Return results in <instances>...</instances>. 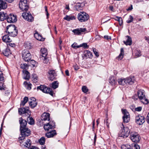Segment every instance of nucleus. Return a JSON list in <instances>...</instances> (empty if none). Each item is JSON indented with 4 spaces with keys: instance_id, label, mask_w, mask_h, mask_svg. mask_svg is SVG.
<instances>
[{
    "instance_id": "obj_1",
    "label": "nucleus",
    "mask_w": 149,
    "mask_h": 149,
    "mask_svg": "<svg viewBox=\"0 0 149 149\" xmlns=\"http://www.w3.org/2000/svg\"><path fill=\"white\" fill-rule=\"evenodd\" d=\"M6 32L10 36L15 37L17 34V31L16 29V27L13 25H9L6 27Z\"/></svg>"
},
{
    "instance_id": "obj_2",
    "label": "nucleus",
    "mask_w": 149,
    "mask_h": 149,
    "mask_svg": "<svg viewBox=\"0 0 149 149\" xmlns=\"http://www.w3.org/2000/svg\"><path fill=\"white\" fill-rule=\"evenodd\" d=\"M122 126L123 127L122 130L120 131L118 134V136L123 137V138L127 137L129 135L130 131L127 127H124L123 124H122Z\"/></svg>"
},
{
    "instance_id": "obj_3",
    "label": "nucleus",
    "mask_w": 149,
    "mask_h": 149,
    "mask_svg": "<svg viewBox=\"0 0 149 149\" xmlns=\"http://www.w3.org/2000/svg\"><path fill=\"white\" fill-rule=\"evenodd\" d=\"M77 18L81 22H84L87 21L89 18L88 14L84 12H81L78 13Z\"/></svg>"
},
{
    "instance_id": "obj_4",
    "label": "nucleus",
    "mask_w": 149,
    "mask_h": 149,
    "mask_svg": "<svg viewBox=\"0 0 149 149\" xmlns=\"http://www.w3.org/2000/svg\"><path fill=\"white\" fill-rule=\"evenodd\" d=\"M41 54L40 56V58L42 60L43 62L45 63H47L49 61L47 56V49L45 48H42L41 50Z\"/></svg>"
},
{
    "instance_id": "obj_5",
    "label": "nucleus",
    "mask_w": 149,
    "mask_h": 149,
    "mask_svg": "<svg viewBox=\"0 0 149 149\" xmlns=\"http://www.w3.org/2000/svg\"><path fill=\"white\" fill-rule=\"evenodd\" d=\"M37 89L40 90L44 93L49 94L52 96H53L54 93L52 90L49 88H48L43 85H40L37 87Z\"/></svg>"
},
{
    "instance_id": "obj_6",
    "label": "nucleus",
    "mask_w": 149,
    "mask_h": 149,
    "mask_svg": "<svg viewBox=\"0 0 149 149\" xmlns=\"http://www.w3.org/2000/svg\"><path fill=\"white\" fill-rule=\"evenodd\" d=\"M20 130L22 137L19 138V140H24L25 137L28 136L31 134L30 130L27 127L21 129Z\"/></svg>"
},
{
    "instance_id": "obj_7",
    "label": "nucleus",
    "mask_w": 149,
    "mask_h": 149,
    "mask_svg": "<svg viewBox=\"0 0 149 149\" xmlns=\"http://www.w3.org/2000/svg\"><path fill=\"white\" fill-rule=\"evenodd\" d=\"M138 95L139 99L144 104H147L149 102L148 99L146 98L144 92L141 90H139L138 91Z\"/></svg>"
},
{
    "instance_id": "obj_8",
    "label": "nucleus",
    "mask_w": 149,
    "mask_h": 149,
    "mask_svg": "<svg viewBox=\"0 0 149 149\" xmlns=\"http://www.w3.org/2000/svg\"><path fill=\"white\" fill-rule=\"evenodd\" d=\"M22 57L25 61H29L31 58V55L27 49H24L22 52Z\"/></svg>"
},
{
    "instance_id": "obj_9",
    "label": "nucleus",
    "mask_w": 149,
    "mask_h": 149,
    "mask_svg": "<svg viewBox=\"0 0 149 149\" xmlns=\"http://www.w3.org/2000/svg\"><path fill=\"white\" fill-rule=\"evenodd\" d=\"M27 0H20L19 5V8L22 11H26L29 8Z\"/></svg>"
},
{
    "instance_id": "obj_10",
    "label": "nucleus",
    "mask_w": 149,
    "mask_h": 149,
    "mask_svg": "<svg viewBox=\"0 0 149 149\" xmlns=\"http://www.w3.org/2000/svg\"><path fill=\"white\" fill-rule=\"evenodd\" d=\"M122 111L124 115L123 118L125 123H127L130 120V115L129 113L126 109H122Z\"/></svg>"
},
{
    "instance_id": "obj_11",
    "label": "nucleus",
    "mask_w": 149,
    "mask_h": 149,
    "mask_svg": "<svg viewBox=\"0 0 149 149\" xmlns=\"http://www.w3.org/2000/svg\"><path fill=\"white\" fill-rule=\"evenodd\" d=\"M55 123L53 121H51L46 124L44 125V128L46 131H48L50 129H53L55 128Z\"/></svg>"
},
{
    "instance_id": "obj_12",
    "label": "nucleus",
    "mask_w": 149,
    "mask_h": 149,
    "mask_svg": "<svg viewBox=\"0 0 149 149\" xmlns=\"http://www.w3.org/2000/svg\"><path fill=\"white\" fill-rule=\"evenodd\" d=\"M23 17L29 22H32L33 20V17L30 13H24L22 14Z\"/></svg>"
},
{
    "instance_id": "obj_13",
    "label": "nucleus",
    "mask_w": 149,
    "mask_h": 149,
    "mask_svg": "<svg viewBox=\"0 0 149 149\" xmlns=\"http://www.w3.org/2000/svg\"><path fill=\"white\" fill-rule=\"evenodd\" d=\"M72 32L75 34L79 35L83 34V33L87 32V30L85 28H81L74 29Z\"/></svg>"
},
{
    "instance_id": "obj_14",
    "label": "nucleus",
    "mask_w": 149,
    "mask_h": 149,
    "mask_svg": "<svg viewBox=\"0 0 149 149\" xmlns=\"http://www.w3.org/2000/svg\"><path fill=\"white\" fill-rule=\"evenodd\" d=\"M23 141V144L24 146L28 148V149H39L37 147L34 146H32L30 147L31 145V140H29L28 141L26 140H24Z\"/></svg>"
},
{
    "instance_id": "obj_15",
    "label": "nucleus",
    "mask_w": 149,
    "mask_h": 149,
    "mask_svg": "<svg viewBox=\"0 0 149 149\" xmlns=\"http://www.w3.org/2000/svg\"><path fill=\"white\" fill-rule=\"evenodd\" d=\"M136 121L139 125H142L145 121V118L143 116L138 115L136 117Z\"/></svg>"
},
{
    "instance_id": "obj_16",
    "label": "nucleus",
    "mask_w": 149,
    "mask_h": 149,
    "mask_svg": "<svg viewBox=\"0 0 149 149\" xmlns=\"http://www.w3.org/2000/svg\"><path fill=\"white\" fill-rule=\"evenodd\" d=\"M48 77L49 80L52 81L55 78L56 76V74L54 70H49L48 72Z\"/></svg>"
},
{
    "instance_id": "obj_17",
    "label": "nucleus",
    "mask_w": 149,
    "mask_h": 149,
    "mask_svg": "<svg viewBox=\"0 0 149 149\" xmlns=\"http://www.w3.org/2000/svg\"><path fill=\"white\" fill-rule=\"evenodd\" d=\"M18 112L19 114L20 115L25 114L26 116H27L28 115L29 116H30V114L29 113H30V112L28 108L27 109H26L25 108L19 109L18 110Z\"/></svg>"
},
{
    "instance_id": "obj_18",
    "label": "nucleus",
    "mask_w": 149,
    "mask_h": 149,
    "mask_svg": "<svg viewBox=\"0 0 149 149\" xmlns=\"http://www.w3.org/2000/svg\"><path fill=\"white\" fill-rule=\"evenodd\" d=\"M6 19L7 21L9 23H14L17 21L16 16L11 14L7 16Z\"/></svg>"
},
{
    "instance_id": "obj_19",
    "label": "nucleus",
    "mask_w": 149,
    "mask_h": 149,
    "mask_svg": "<svg viewBox=\"0 0 149 149\" xmlns=\"http://www.w3.org/2000/svg\"><path fill=\"white\" fill-rule=\"evenodd\" d=\"M19 121L20 124V130L26 128L27 122L25 120L23 119L22 118H20Z\"/></svg>"
},
{
    "instance_id": "obj_20",
    "label": "nucleus",
    "mask_w": 149,
    "mask_h": 149,
    "mask_svg": "<svg viewBox=\"0 0 149 149\" xmlns=\"http://www.w3.org/2000/svg\"><path fill=\"white\" fill-rule=\"evenodd\" d=\"M131 140H139L141 138L138 134L135 132H132L130 135Z\"/></svg>"
},
{
    "instance_id": "obj_21",
    "label": "nucleus",
    "mask_w": 149,
    "mask_h": 149,
    "mask_svg": "<svg viewBox=\"0 0 149 149\" xmlns=\"http://www.w3.org/2000/svg\"><path fill=\"white\" fill-rule=\"evenodd\" d=\"M84 6L85 3H77L75 6V8L76 10L80 11L83 10Z\"/></svg>"
},
{
    "instance_id": "obj_22",
    "label": "nucleus",
    "mask_w": 149,
    "mask_h": 149,
    "mask_svg": "<svg viewBox=\"0 0 149 149\" xmlns=\"http://www.w3.org/2000/svg\"><path fill=\"white\" fill-rule=\"evenodd\" d=\"M41 119L42 120H50V118L49 114L46 113H43L41 116Z\"/></svg>"
},
{
    "instance_id": "obj_23",
    "label": "nucleus",
    "mask_w": 149,
    "mask_h": 149,
    "mask_svg": "<svg viewBox=\"0 0 149 149\" xmlns=\"http://www.w3.org/2000/svg\"><path fill=\"white\" fill-rule=\"evenodd\" d=\"M29 103L30 105L32 108H33L36 107L37 105V102H36V99L33 98L32 99H30L29 101Z\"/></svg>"
},
{
    "instance_id": "obj_24",
    "label": "nucleus",
    "mask_w": 149,
    "mask_h": 149,
    "mask_svg": "<svg viewBox=\"0 0 149 149\" xmlns=\"http://www.w3.org/2000/svg\"><path fill=\"white\" fill-rule=\"evenodd\" d=\"M7 6L6 0H0V10L1 9H4L6 8Z\"/></svg>"
},
{
    "instance_id": "obj_25",
    "label": "nucleus",
    "mask_w": 149,
    "mask_h": 149,
    "mask_svg": "<svg viewBox=\"0 0 149 149\" xmlns=\"http://www.w3.org/2000/svg\"><path fill=\"white\" fill-rule=\"evenodd\" d=\"M56 134V131L54 130L50 132H49L46 134L45 135L48 138L53 137Z\"/></svg>"
},
{
    "instance_id": "obj_26",
    "label": "nucleus",
    "mask_w": 149,
    "mask_h": 149,
    "mask_svg": "<svg viewBox=\"0 0 149 149\" xmlns=\"http://www.w3.org/2000/svg\"><path fill=\"white\" fill-rule=\"evenodd\" d=\"M126 37L127 38V40L126 41H124V43L126 45H130L132 44V40L131 38L128 36H126Z\"/></svg>"
},
{
    "instance_id": "obj_27",
    "label": "nucleus",
    "mask_w": 149,
    "mask_h": 149,
    "mask_svg": "<svg viewBox=\"0 0 149 149\" xmlns=\"http://www.w3.org/2000/svg\"><path fill=\"white\" fill-rule=\"evenodd\" d=\"M2 40L3 42H10L12 41V40L7 35H6L3 37Z\"/></svg>"
},
{
    "instance_id": "obj_28",
    "label": "nucleus",
    "mask_w": 149,
    "mask_h": 149,
    "mask_svg": "<svg viewBox=\"0 0 149 149\" xmlns=\"http://www.w3.org/2000/svg\"><path fill=\"white\" fill-rule=\"evenodd\" d=\"M109 82L112 86H115L117 84V81L116 78L113 76L110 77Z\"/></svg>"
},
{
    "instance_id": "obj_29",
    "label": "nucleus",
    "mask_w": 149,
    "mask_h": 149,
    "mask_svg": "<svg viewBox=\"0 0 149 149\" xmlns=\"http://www.w3.org/2000/svg\"><path fill=\"white\" fill-rule=\"evenodd\" d=\"M22 72L24 74V79H29L30 77L29 72L26 70H23Z\"/></svg>"
},
{
    "instance_id": "obj_30",
    "label": "nucleus",
    "mask_w": 149,
    "mask_h": 149,
    "mask_svg": "<svg viewBox=\"0 0 149 149\" xmlns=\"http://www.w3.org/2000/svg\"><path fill=\"white\" fill-rule=\"evenodd\" d=\"M7 17V15L3 12H0V20L3 21L5 19H6Z\"/></svg>"
},
{
    "instance_id": "obj_31",
    "label": "nucleus",
    "mask_w": 149,
    "mask_h": 149,
    "mask_svg": "<svg viewBox=\"0 0 149 149\" xmlns=\"http://www.w3.org/2000/svg\"><path fill=\"white\" fill-rule=\"evenodd\" d=\"M134 79L130 77L127 78L125 79L126 84H128L130 85L133 84L134 82Z\"/></svg>"
},
{
    "instance_id": "obj_32",
    "label": "nucleus",
    "mask_w": 149,
    "mask_h": 149,
    "mask_svg": "<svg viewBox=\"0 0 149 149\" xmlns=\"http://www.w3.org/2000/svg\"><path fill=\"white\" fill-rule=\"evenodd\" d=\"M35 38L38 40L43 41L44 40V38H43L41 35H40L38 32H36L34 34Z\"/></svg>"
},
{
    "instance_id": "obj_33",
    "label": "nucleus",
    "mask_w": 149,
    "mask_h": 149,
    "mask_svg": "<svg viewBox=\"0 0 149 149\" xmlns=\"http://www.w3.org/2000/svg\"><path fill=\"white\" fill-rule=\"evenodd\" d=\"M3 53L5 56H8L11 54V52L10 50V49L8 47L6 48L5 50L3 52Z\"/></svg>"
},
{
    "instance_id": "obj_34",
    "label": "nucleus",
    "mask_w": 149,
    "mask_h": 149,
    "mask_svg": "<svg viewBox=\"0 0 149 149\" xmlns=\"http://www.w3.org/2000/svg\"><path fill=\"white\" fill-rule=\"evenodd\" d=\"M27 116L28 117L27 120L28 123L31 125L34 124V120L33 118L32 117H29V116L28 115Z\"/></svg>"
},
{
    "instance_id": "obj_35",
    "label": "nucleus",
    "mask_w": 149,
    "mask_h": 149,
    "mask_svg": "<svg viewBox=\"0 0 149 149\" xmlns=\"http://www.w3.org/2000/svg\"><path fill=\"white\" fill-rule=\"evenodd\" d=\"M64 19L68 21L75 19V18L74 16L66 15L64 18Z\"/></svg>"
},
{
    "instance_id": "obj_36",
    "label": "nucleus",
    "mask_w": 149,
    "mask_h": 149,
    "mask_svg": "<svg viewBox=\"0 0 149 149\" xmlns=\"http://www.w3.org/2000/svg\"><path fill=\"white\" fill-rule=\"evenodd\" d=\"M124 54V50L123 48H121L120 49V53L118 57V58L119 60H121L123 58Z\"/></svg>"
},
{
    "instance_id": "obj_37",
    "label": "nucleus",
    "mask_w": 149,
    "mask_h": 149,
    "mask_svg": "<svg viewBox=\"0 0 149 149\" xmlns=\"http://www.w3.org/2000/svg\"><path fill=\"white\" fill-rule=\"evenodd\" d=\"M115 19L119 22V24L120 26H121L123 24V19L121 17L116 16Z\"/></svg>"
},
{
    "instance_id": "obj_38",
    "label": "nucleus",
    "mask_w": 149,
    "mask_h": 149,
    "mask_svg": "<svg viewBox=\"0 0 149 149\" xmlns=\"http://www.w3.org/2000/svg\"><path fill=\"white\" fill-rule=\"evenodd\" d=\"M118 82L120 85H124L126 84L125 79L122 78L119 79L118 80Z\"/></svg>"
},
{
    "instance_id": "obj_39",
    "label": "nucleus",
    "mask_w": 149,
    "mask_h": 149,
    "mask_svg": "<svg viewBox=\"0 0 149 149\" xmlns=\"http://www.w3.org/2000/svg\"><path fill=\"white\" fill-rule=\"evenodd\" d=\"M58 83L57 81H54L52 84V87L53 88L55 89L58 88Z\"/></svg>"
},
{
    "instance_id": "obj_40",
    "label": "nucleus",
    "mask_w": 149,
    "mask_h": 149,
    "mask_svg": "<svg viewBox=\"0 0 149 149\" xmlns=\"http://www.w3.org/2000/svg\"><path fill=\"white\" fill-rule=\"evenodd\" d=\"M24 84L25 85L28 89L29 90L31 89V84L30 82L28 83L26 81H25L24 82Z\"/></svg>"
},
{
    "instance_id": "obj_41",
    "label": "nucleus",
    "mask_w": 149,
    "mask_h": 149,
    "mask_svg": "<svg viewBox=\"0 0 149 149\" xmlns=\"http://www.w3.org/2000/svg\"><path fill=\"white\" fill-rule=\"evenodd\" d=\"M28 100V98L27 97H25L24 98L23 100L22 101L21 103V105L24 106L25 105V104L27 102Z\"/></svg>"
},
{
    "instance_id": "obj_42",
    "label": "nucleus",
    "mask_w": 149,
    "mask_h": 149,
    "mask_svg": "<svg viewBox=\"0 0 149 149\" xmlns=\"http://www.w3.org/2000/svg\"><path fill=\"white\" fill-rule=\"evenodd\" d=\"M86 54L88 55V58H92L93 56L92 53L91 52L88 50H86Z\"/></svg>"
},
{
    "instance_id": "obj_43",
    "label": "nucleus",
    "mask_w": 149,
    "mask_h": 149,
    "mask_svg": "<svg viewBox=\"0 0 149 149\" xmlns=\"http://www.w3.org/2000/svg\"><path fill=\"white\" fill-rule=\"evenodd\" d=\"M71 47L73 48L74 49H77L80 47V46L79 45H77V43L75 42H74L73 43Z\"/></svg>"
},
{
    "instance_id": "obj_44",
    "label": "nucleus",
    "mask_w": 149,
    "mask_h": 149,
    "mask_svg": "<svg viewBox=\"0 0 149 149\" xmlns=\"http://www.w3.org/2000/svg\"><path fill=\"white\" fill-rule=\"evenodd\" d=\"M122 149H131L130 146L128 145H123L121 146Z\"/></svg>"
},
{
    "instance_id": "obj_45",
    "label": "nucleus",
    "mask_w": 149,
    "mask_h": 149,
    "mask_svg": "<svg viewBox=\"0 0 149 149\" xmlns=\"http://www.w3.org/2000/svg\"><path fill=\"white\" fill-rule=\"evenodd\" d=\"M82 91L84 93L87 92L88 91V89L87 87L86 86H82Z\"/></svg>"
},
{
    "instance_id": "obj_46",
    "label": "nucleus",
    "mask_w": 149,
    "mask_h": 149,
    "mask_svg": "<svg viewBox=\"0 0 149 149\" xmlns=\"http://www.w3.org/2000/svg\"><path fill=\"white\" fill-rule=\"evenodd\" d=\"M141 52L140 51L137 50L136 51L135 56L136 57H138L141 55Z\"/></svg>"
},
{
    "instance_id": "obj_47",
    "label": "nucleus",
    "mask_w": 149,
    "mask_h": 149,
    "mask_svg": "<svg viewBox=\"0 0 149 149\" xmlns=\"http://www.w3.org/2000/svg\"><path fill=\"white\" fill-rule=\"evenodd\" d=\"M79 46L80 47H83L85 48H88V46L87 45V44L86 43H84L81 44Z\"/></svg>"
},
{
    "instance_id": "obj_48",
    "label": "nucleus",
    "mask_w": 149,
    "mask_h": 149,
    "mask_svg": "<svg viewBox=\"0 0 149 149\" xmlns=\"http://www.w3.org/2000/svg\"><path fill=\"white\" fill-rule=\"evenodd\" d=\"M133 17L131 15L130 16V17L127 21V23H130L132 22L133 20Z\"/></svg>"
},
{
    "instance_id": "obj_49",
    "label": "nucleus",
    "mask_w": 149,
    "mask_h": 149,
    "mask_svg": "<svg viewBox=\"0 0 149 149\" xmlns=\"http://www.w3.org/2000/svg\"><path fill=\"white\" fill-rule=\"evenodd\" d=\"M93 51L94 54L97 57H98L99 56V54L98 52L94 48L93 49Z\"/></svg>"
},
{
    "instance_id": "obj_50",
    "label": "nucleus",
    "mask_w": 149,
    "mask_h": 149,
    "mask_svg": "<svg viewBox=\"0 0 149 149\" xmlns=\"http://www.w3.org/2000/svg\"><path fill=\"white\" fill-rule=\"evenodd\" d=\"M3 73L2 72H0V81H3L4 80Z\"/></svg>"
},
{
    "instance_id": "obj_51",
    "label": "nucleus",
    "mask_w": 149,
    "mask_h": 149,
    "mask_svg": "<svg viewBox=\"0 0 149 149\" xmlns=\"http://www.w3.org/2000/svg\"><path fill=\"white\" fill-rule=\"evenodd\" d=\"M133 149H140V148L138 145L134 143V145Z\"/></svg>"
},
{
    "instance_id": "obj_52",
    "label": "nucleus",
    "mask_w": 149,
    "mask_h": 149,
    "mask_svg": "<svg viewBox=\"0 0 149 149\" xmlns=\"http://www.w3.org/2000/svg\"><path fill=\"white\" fill-rule=\"evenodd\" d=\"M3 85L4 84L3 83V81H1V82H0V89L1 90L4 89V88Z\"/></svg>"
},
{
    "instance_id": "obj_53",
    "label": "nucleus",
    "mask_w": 149,
    "mask_h": 149,
    "mask_svg": "<svg viewBox=\"0 0 149 149\" xmlns=\"http://www.w3.org/2000/svg\"><path fill=\"white\" fill-rule=\"evenodd\" d=\"M106 121H105V120H104V122L105 123H106V125L107 126L108 128L109 127V123L108 121V118L107 117L106 118Z\"/></svg>"
},
{
    "instance_id": "obj_54",
    "label": "nucleus",
    "mask_w": 149,
    "mask_h": 149,
    "mask_svg": "<svg viewBox=\"0 0 149 149\" xmlns=\"http://www.w3.org/2000/svg\"><path fill=\"white\" fill-rule=\"evenodd\" d=\"M21 68L23 69H25L27 67V65L26 64H21Z\"/></svg>"
},
{
    "instance_id": "obj_55",
    "label": "nucleus",
    "mask_w": 149,
    "mask_h": 149,
    "mask_svg": "<svg viewBox=\"0 0 149 149\" xmlns=\"http://www.w3.org/2000/svg\"><path fill=\"white\" fill-rule=\"evenodd\" d=\"M45 140H38V142L37 143H38L41 145H43L45 143Z\"/></svg>"
},
{
    "instance_id": "obj_56",
    "label": "nucleus",
    "mask_w": 149,
    "mask_h": 149,
    "mask_svg": "<svg viewBox=\"0 0 149 149\" xmlns=\"http://www.w3.org/2000/svg\"><path fill=\"white\" fill-rule=\"evenodd\" d=\"M104 38L107 40H111V37L108 36H104Z\"/></svg>"
},
{
    "instance_id": "obj_57",
    "label": "nucleus",
    "mask_w": 149,
    "mask_h": 149,
    "mask_svg": "<svg viewBox=\"0 0 149 149\" xmlns=\"http://www.w3.org/2000/svg\"><path fill=\"white\" fill-rule=\"evenodd\" d=\"M142 109V107H138L135 108V110L137 111H140Z\"/></svg>"
},
{
    "instance_id": "obj_58",
    "label": "nucleus",
    "mask_w": 149,
    "mask_h": 149,
    "mask_svg": "<svg viewBox=\"0 0 149 149\" xmlns=\"http://www.w3.org/2000/svg\"><path fill=\"white\" fill-rule=\"evenodd\" d=\"M8 45L11 47H14L15 46V45L14 43H10L8 44Z\"/></svg>"
},
{
    "instance_id": "obj_59",
    "label": "nucleus",
    "mask_w": 149,
    "mask_h": 149,
    "mask_svg": "<svg viewBox=\"0 0 149 149\" xmlns=\"http://www.w3.org/2000/svg\"><path fill=\"white\" fill-rule=\"evenodd\" d=\"M32 79H36L38 78V77L37 76V75L36 74H33L32 75Z\"/></svg>"
},
{
    "instance_id": "obj_60",
    "label": "nucleus",
    "mask_w": 149,
    "mask_h": 149,
    "mask_svg": "<svg viewBox=\"0 0 149 149\" xmlns=\"http://www.w3.org/2000/svg\"><path fill=\"white\" fill-rule=\"evenodd\" d=\"M146 119L147 122L149 124V113H148L146 117Z\"/></svg>"
},
{
    "instance_id": "obj_61",
    "label": "nucleus",
    "mask_w": 149,
    "mask_h": 149,
    "mask_svg": "<svg viewBox=\"0 0 149 149\" xmlns=\"http://www.w3.org/2000/svg\"><path fill=\"white\" fill-rule=\"evenodd\" d=\"M38 80V78H37L36 79H32V81H33V82L36 83L37 82Z\"/></svg>"
},
{
    "instance_id": "obj_62",
    "label": "nucleus",
    "mask_w": 149,
    "mask_h": 149,
    "mask_svg": "<svg viewBox=\"0 0 149 149\" xmlns=\"http://www.w3.org/2000/svg\"><path fill=\"white\" fill-rule=\"evenodd\" d=\"M65 73L67 76H68L69 75V72L68 70H65Z\"/></svg>"
},
{
    "instance_id": "obj_63",
    "label": "nucleus",
    "mask_w": 149,
    "mask_h": 149,
    "mask_svg": "<svg viewBox=\"0 0 149 149\" xmlns=\"http://www.w3.org/2000/svg\"><path fill=\"white\" fill-rule=\"evenodd\" d=\"M132 5H131V6L129 7L128 9H127V10H131L132 9Z\"/></svg>"
},
{
    "instance_id": "obj_64",
    "label": "nucleus",
    "mask_w": 149,
    "mask_h": 149,
    "mask_svg": "<svg viewBox=\"0 0 149 149\" xmlns=\"http://www.w3.org/2000/svg\"><path fill=\"white\" fill-rule=\"evenodd\" d=\"M10 91H9L7 90L5 91V94H7V95L10 94Z\"/></svg>"
}]
</instances>
